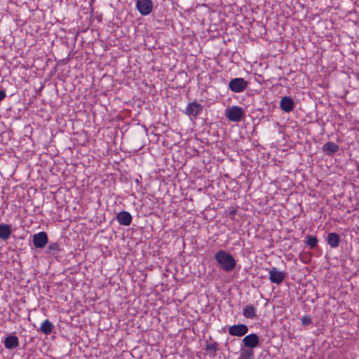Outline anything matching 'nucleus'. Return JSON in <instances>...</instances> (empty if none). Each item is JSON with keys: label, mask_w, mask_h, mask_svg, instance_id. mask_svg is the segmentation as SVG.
Masks as SVG:
<instances>
[{"label": "nucleus", "mask_w": 359, "mask_h": 359, "mask_svg": "<svg viewBox=\"0 0 359 359\" xmlns=\"http://www.w3.org/2000/svg\"><path fill=\"white\" fill-rule=\"evenodd\" d=\"M340 241V237L337 233L332 232L328 233L327 242L332 248H337L339 245Z\"/></svg>", "instance_id": "nucleus-13"}, {"label": "nucleus", "mask_w": 359, "mask_h": 359, "mask_svg": "<svg viewBox=\"0 0 359 359\" xmlns=\"http://www.w3.org/2000/svg\"><path fill=\"white\" fill-rule=\"evenodd\" d=\"M116 221L123 226H129L132 222V215L127 211L119 212L116 217Z\"/></svg>", "instance_id": "nucleus-10"}, {"label": "nucleus", "mask_w": 359, "mask_h": 359, "mask_svg": "<svg viewBox=\"0 0 359 359\" xmlns=\"http://www.w3.org/2000/svg\"><path fill=\"white\" fill-rule=\"evenodd\" d=\"M243 315L245 318L254 319L256 315V309L252 304L246 305L243 309Z\"/></svg>", "instance_id": "nucleus-16"}, {"label": "nucleus", "mask_w": 359, "mask_h": 359, "mask_svg": "<svg viewBox=\"0 0 359 359\" xmlns=\"http://www.w3.org/2000/svg\"><path fill=\"white\" fill-rule=\"evenodd\" d=\"M243 342L245 346L252 348L258 346L259 337L256 334L252 333L245 336L243 339Z\"/></svg>", "instance_id": "nucleus-11"}, {"label": "nucleus", "mask_w": 359, "mask_h": 359, "mask_svg": "<svg viewBox=\"0 0 359 359\" xmlns=\"http://www.w3.org/2000/svg\"><path fill=\"white\" fill-rule=\"evenodd\" d=\"M137 11L142 15H148L153 9L151 0H136L135 3Z\"/></svg>", "instance_id": "nucleus-4"}, {"label": "nucleus", "mask_w": 359, "mask_h": 359, "mask_svg": "<svg viewBox=\"0 0 359 359\" xmlns=\"http://www.w3.org/2000/svg\"><path fill=\"white\" fill-rule=\"evenodd\" d=\"M248 332V327L245 324H238L231 325L228 329V332L231 336L243 337Z\"/></svg>", "instance_id": "nucleus-6"}, {"label": "nucleus", "mask_w": 359, "mask_h": 359, "mask_svg": "<svg viewBox=\"0 0 359 359\" xmlns=\"http://www.w3.org/2000/svg\"><path fill=\"white\" fill-rule=\"evenodd\" d=\"M53 328V324L48 319H46L42 322L39 331L46 335H48L52 332Z\"/></svg>", "instance_id": "nucleus-15"}, {"label": "nucleus", "mask_w": 359, "mask_h": 359, "mask_svg": "<svg viewBox=\"0 0 359 359\" xmlns=\"http://www.w3.org/2000/svg\"><path fill=\"white\" fill-rule=\"evenodd\" d=\"M206 349L211 350V351H216V349H217L216 345L213 344H207Z\"/></svg>", "instance_id": "nucleus-22"}, {"label": "nucleus", "mask_w": 359, "mask_h": 359, "mask_svg": "<svg viewBox=\"0 0 359 359\" xmlns=\"http://www.w3.org/2000/svg\"><path fill=\"white\" fill-rule=\"evenodd\" d=\"M215 259L220 268L226 272L232 271L236 266L235 258L224 250H220L215 253Z\"/></svg>", "instance_id": "nucleus-1"}, {"label": "nucleus", "mask_w": 359, "mask_h": 359, "mask_svg": "<svg viewBox=\"0 0 359 359\" xmlns=\"http://www.w3.org/2000/svg\"><path fill=\"white\" fill-rule=\"evenodd\" d=\"M253 355V353L250 350H246L242 353V358L244 359H248L250 357H252Z\"/></svg>", "instance_id": "nucleus-21"}, {"label": "nucleus", "mask_w": 359, "mask_h": 359, "mask_svg": "<svg viewBox=\"0 0 359 359\" xmlns=\"http://www.w3.org/2000/svg\"><path fill=\"white\" fill-rule=\"evenodd\" d=\"M244 109L239 106H232L225 110L226 118L233 122H239L244 116Z\"/></svg>", "instance_id": "nucleus-2"}, {"label": "nucleus", "mask_w": 359, "mask_h": 359, "mask_svg": "<svg viewBox=\"0 0 359 359\" xmlns=\"http://www.w3.org/2000/svg\"><path fill=\"white\" fill-rule=\"evenodd\" d=\"M318 240L316 236H308L306 238L305 243L310 248L313 249L317 246Z\"/></svg>", "instance_id": "nucleus-18"}, {"label": "nucleus", "mask_w": 359, "mask_h": 359, "mask_svg": "<svg viewBox=\"0 0 359 359\" xmlns=\"http://www.w3.org/2000/svg\"><path fill=\"white\" fill-rule=\"evenodd\" d=\"M203 110V107L200 103L193 102L189 103L185 109V114L189 116L196 117Z\"/></svg>", "instance_id": "nucleus-8"}, {"label": "nucleus", "mask_w": 359, "mask_h": 359, "mask_svg": "<svg viewBox=\"0 0 359 359\" xmlns=\"http://www.w3.org/2000/svg\"><path fill=\"white\" fill-rule=\"evenodd\" d=\"M301 322H302V325H307L309 323H311V317L309 316L306 315V316H304L302 317Z\"/></svg>", "instance_id": "nucleus-20"}, {"label": "nucleus", "mask_w": 359, "mask_h": 359, "mask_svg": "<svg viewBox=\"0 0 359 359\" xmlns=\"http://www.w3.org/2000/svg\"><path fill=\"white\" fill-rule=\"evenodd\" d=\"M280 108L284 112L290 113L294 108V102L289 96H285L280 101Z\"/></svg>", "instance_id": "nucleus-9"}, {"label": "nucleus", "mask_w": 359, "mask_h": 359, "mask_svg": "<svg viewBox=\"0 0 359 359\" xmlns=\"http://www.w3.org/2000/svg\"><path fill=\"white\" fill-rule=\"evenodd\" d=\"M19 340L15 335L8 336L4 340V346L7 349H13L18 346Z\"/></svg>", "instance_id": "nucleus-14"}, {"label": "nucleus", "mask_w": 359, "mask_h": 359, "mask_svg": "<svg viewBox=\"0 0 359 359\" xmlns=\"http://www.w3.org/2000/svg\"><path fill=\"white\" fill-rule=\"evenodd\" d=\"M11 228L8 224H0V239L7 240L11 234Z\"/></svg>", "instance_id": "nucleus-17"}, {"label": "nucleus", "mask_w": 359, "mask_h": 359, "mask_svg": "<svg viewBox=\"0 0 359 359\" xmlns=\"http://www.w3.org/2000/svg\"><path fill=\"white\" fill-rule=\"evenodd\" d=\"M248 82L243 78H234L230 80L229 88L233 93L243 92L248 87Z\"/></svg>", "instance_id": "nucleus-3"}, {"label": "nucleus", "mask_w": 359, "mask_h": 359, "mask_svg": "<svg viewBox=\"0 0 359 359\" xmlns=\"http://www.w3.org/2000/svg\"><path fill=\"white\" fill-rule=\"evenodd\" d=\"M323 151L327 156H333L339 149V146L334 142H327L323 146Z\"/></svg>", "instance_id": "nucleus-12"}, {"label": "nucleus", "mask_w": 359, "mask_h": 359, "mask_svg": "<svg viewBox=\"0 0 359 359\" xmlns=\"http://www.w3.org/2000/svg\"><path fill=\"white\" fill-rule=\"evenodd\" d=\"M33 244L36 248H42L48 243V238L47 233L40 231L33 236Z\"/></svg>", "instance_id": "nucleus-7"}, {"label": "nucleus", "mask_w": 359, "mask_h": 359, "mask_svg": "<svg viewBox=\"0 0 359 359\" xmlns=\"http://www.w3.org/2000/svg\"><path fill=\"white\" fill-rule=\"evenodd\" d=\"M6 93L0 90V101L3 100L6 97Z\"/></svg>", "instance_id": "nucleus-23"}, {"label": "nucleus", "mask_w": 359, "mask_h": 359, "mask_svg": "<svg viewBox=\"0 0 359 359\" xmlns=\"http://www.w3.org/2000/svg\"><path fill=\"white\" fill-rule=\"evenodd\" d=\"M60 250V245L57 243H52L48 247L47 253H57Z\"/></svg>", "instance_id": "nucleus-19"}, {"label": "nucleus", "mask_w": 359, "mask_h": 359, "mask_svg": "<svg viewBox=\"0 0 359 359\" xmlns=\"http://www.w3.org/2000/svg\"><path fill=\"white\" fill-rule=\"evenodd\" d=\"M285 278V273L276 267H272L269 271V278L272 283L279 285L284 280Z\"/></svg>", "instance_id": "nucleus-5"}]
</instances>
